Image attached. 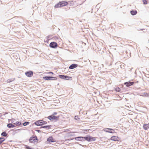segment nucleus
I'll list each match as a JSON object with an SVG mask.
<instances>
[{
  "instance_id": "obj_16",
  "label": "nucleus",
  "mask_w": 149,
  "mask_h": 149,
  "mask_svg": "<svg viewBox=\"0 0 149 149\" xmlns=\"http://www.w3.org/2000/svg\"><path fill=\"white\" fill-rule=\"evenodd\" d=\"M137 13L136 10H132L131 11L130 13L131 14L133 15H136Z\"/></svg>"
},
{
  "instance_id": "obj_28",
  "label": "nucleus",
  "mask_w": 149,
  "mask_h": 149,
  "mask_svg": "<svg viewBox=\"0 0 149 149\" xmlns=\"http://www.w3.org/2000/svg\"><path fill=\"white\" fill-rule=\"evenodd\" d=\"M74 118L76 120H78L79 119V117L78 116H75L74 117Z\"/></svg>"
},
{
  "instance_id": "obj_14",
  "label": "nucleus",
  "mask_w": 149,
  "mask_h": 149,
  "mask_svg": "<svg viewBox=\"0 0 149 149\" xmlns=\"http://www.w3.org/2000/svg\"><path fill=\"white\" fill-rule=\"evenodd\" d=\"M77 65L76 64H73L71 65L69 67V69H73L77 66Z\"/></svg>"
},
{
  "instance_id": "obj_3",
  "label": "nucleus",
  "mask_w": 149,
  "mask_h": 149,
  "mask_svg": "<svg viewBox=\"0 0 149 149\" xmlns=\"http://www.w3.org/2000/svg\"><path fill=\"white\" fill-rule=\"evenodd\" d=\"M47 118L51 121H56L58 120L59 118V116H56L54 115H52L48 116L47 117Z\"/></svg>"
},
{
  "instance_id": "obj_23",
  "label": "nucleus",
  "mask_w": 149,
  "mask_h": 149,
  "mask_svg": "<svg viewBox=\"0 0 149 149\" xmlns=\"http://www.w3.org/2000/svg\"><path fill=\"white\" fill-rule=\"evenodd\" d=\"M89 129L88 130H83V133L86 134L87 133V132H88L89 130Z\"/></svg>"
},
{
  "instance_id": "obj_27",
  "label": "nucleus",
  "mask_w": 149,
  "mask_h": 149,
  "mask_svg": "<svg viewBox=\"0 0 149 149\" xmlns=\"http://www.w3.org/2000/svg\"><path fill=\"white\" fill-rule=\"evenodd\" d=\"M143 2L144 4H147V1L146 0H143Z\"/></svg>"
},
{
  "instance_id": "obj_11",
  "label": "nucleus",
  "mask_w": 149,
  "mask_h": 149,
  "mask_svg": "<svg viewBox=\"0 0 149 149\" xmlns=\"http://www.w3.org/2000/svg\"><path fill=\"white\" fill-rule=\"evenodd\" d=\"M47 141L49 142H54L55 141H54V139L52 136H50L47 139Z\"/></svg>"
},
{
  "instance_id": "obj_30",
  "label": "nucleus",
  "mask_w": 149,
  "mask_h": 149,
  "mask_svg": "<svg viewBox=\"0 0 149 149\" xmlns=\"http://www.w3.org/2000/svg\"><path fill=\"white\" fill-rule=\"evenodd\" d=\"M47 74H54V73L53 72H48L47 73Z\"/></svg>"
},
{
  "instance_id": "obj_17",
  "label": "nucleus",
  "mask_w": 149,
  "mask_h": 149,
  "mask_svg": "<svg viewBox=\"0 0 149 149\" xmlns=\"http://www.w3.org/2000/svg\"><path fill=\"white\" fill-rule=\"evenodd\" d=\"M25 148L26 149H34V148L28 146L27 145H24Z\"/></svg>"
},
{
  "instance_id": "obj_25",
  "label": "nucleus",
  "mask_w": 149,
  "mask_h": 149,
  "mask_svg": "<svg viewBox=\"0 0 149 149\" xmlns=\"http://www.w3.org/2000/svg\"><path fill=\"white\" fill-rule=\"evenodd\" d=\"M1 135L4 136H6L7 134L6 132H4L2 133Z\"/></svg>"
},
{
  "instance_id": "obj_18",
  "label": "nucleus",
  "mask_w": 149,
  "mask_h": 149,
  "mask_svg": "<svg viewBox=\"0 0 149 149\" xmlns=\"http://www.w3.org/2000/svg\"><path fill=\"white\" fill-rule=\"evenodd\" d=\"M51 125H46L44 126H42L41 128H44L45 129H49L51 128Z\"/></svg>"
},
{
  "instance_id": "obj_5",
  "label": "nucleus",
  "mask_w": 149,
  "mask_h": 149,
  "mask_svg": "<svg viewBox=\"0 0 149 149\" xmlns=\"http://www.w3.org/2000/svg\"><path fill=\"white\" fill-rule=\"evenodd\" d=\"M84 138L88 141H95L96 138L90 136H87L86 137H84Z\"/></svg>"
},
{
  "instance_id": "obj_15",
  "label": "nucleus",
  "mask_w": 149,
  "mask_h": 149,
  "mask_svg": "<svg viewBox=\"0 0 149 149\" xmlns=\"http://www.w3.org/2000/svg\"><path fill=\"white\" fill-rule=\"evenodd\" d=\"M83 138L84 137L79 136L75 137V139L77 141H83Z\"/></svg>"
},
{
  "instance_id": "obj_8",
  "label": "nucleus",
  "mask_w": 149,
  "mask_h": 149,
  "mask_svg": "<svg viewBox=\"0 0 149 149\" xmlns=\"http://www.w3.org/2000/svg\"><path fill=\"white\" fill-rule=\"evenodd\" d=\"M105 131L106 132L110 133H115L116 132L113 129L111 128H106L105 129Z\"/></svg>"
},
{
  "instance_id": "obj_24",
  "label": "nucleus",
  "mask_w": 149,
  "mask_h": 149,
  "mask_svg": "<svg viewBox=\"0 0 149 149\" xmlns=\"http://www.w3.org/2000/svg\"><path fill=\"white\" fill-rule=\"evenodd\" d=\"M5 140V139L3 138H0V144Z\"/></svg>"
},
{
  "instance_id": "obj_32",
  "label": "nucleus",
  "mask_w": 149,
  "mask_h": 149,
  "mask_svg": "<svg viewBox=\"0 0 149 149\" xmlns=\"http://www.w3.org/2000/svg\"><path fill=\"white\" fill-rule=\"evenodd\" d=\"M74 139V138L71 139H65V141H68V140H72V139Z\"/></svg>"
},
{
  "instance_id": "obj_33",
  "label": "nucleus",
  "mask_w": 149,
  "mask_h": 149,
  "mask_svg": "<svg viewBox=\"0 0 149 149\" xmlns=\"http://www.w3.org/2000/svg\"><path fill=\"white\" fill-rule=\"evenodd\" d=\"M37 131H39V130H37Z\"/></svg>"
},
{
  "instance_id": "obj_20",
  "label": "nucleus",
  "mask_w": 149,
  "mask_h": 149,
  "mask_svg": "<svg viewBox=\"0 0 149 149\" xmlns=\"http://www.w3.org/2000/svg\"><path fill=\"white\" fill-rule=\"evenodd\" d=\"M7 126L9 128H13L15 127V126L12 124L10 123L7 125Z\"/></svg>"
},
{
  "instance_id": "obj_9",
  "label": "nucleus",
  "mask_w": 149,
  "mask_h": 149,
  "mask_svg": "<svg viewBox=\"0 0 149 149\" xmlns=\"http://www.w3.org/2000/svg\"><path fill=\"white\" fill-rule=\"evenodd\" d=\"M43 79L45 80H48L52 79L54 80H56L57 79L56 77L46 76L43 77Z\"/></svg>"
},
{
  "instance_id": "obj_10",
  "label": "nucleus",
  "mask_w": 149,
  "mask_h": 149,
  "mask_svg": "<svg viewBox=\"0 0 149 149\" xmlns=\"http://www.w3.org/2000/svg\"><path fill=\"white\" fill-rule=\"evenodd\" d=\"M49 46L53 48H56L57 46V45L56 42H52L50 43Z\"/></svg>"
},
{
  "instance_id": "obj_19",
  "label": "nucleus",
  "mask_w": 149,
  "mask_h": 149,
  "mask_svg": "<svg viewBox=\"0 0 149 149\" xmlns=\"http://www.w3.org/2000/svg\"><path fill=\"white\" fill-rule=\"evenodd\" d=\"M72 79V78L71 77H69L66 76L65 79L68 80H71Z\"/></svg>"
},
{
  "instance_id": "obj_13",
  "label": "nucleus",
  "mask_w": 149,
  "mask_h": 149,
  "mask_svg": "<svg viewBox=\"0 0 149 149\" xmlns=\"http://www.w3.org/2000/svg\"><path fill=\"white\" fill-rule=\"evenodd\" d=\"M143 128L145 130H147L149 129V123L148 124H144L143 125Z\"/></svg>"
},
{
  "instance_id": "obj_6",
  "label": "nucleus",
  "mask_w": 149,
  "mask_h": 149,
  "mask_svg": "<svg viewBox=\"0 0 149 149\" xmlns=\"http://www.w3.org/2000/svg\"><path fill=\"white\" fill-rule=\"evenodd\" d=\"M110 140L115 141H120V138L118 136H113L111 137L110 138Z\"/></svg>"
},
{
  "instance_id": "obj_4",
  "label": "nucleus",
  "mask_w": 149,
  "mask_h": 149,
  "mask_svg": "<svg viewBox=\"0 0 149 149\" xmlns=\"http://www.w3.org/2000/svg\"><path fill=\"white\" fill-rule=\"evenodd\" d=\"M34 124L37 126H41L47 124V122L43 120H40L36 121Z\"/></svg>"
},
{
  "instance_id": "obj_7",
  "label": "nucleus",
  "mask_w": 149,
  "mask_h": 149,
  "mask_svg": "<svg viewBox=\"0 0 149 149\" xmlns=\"http://www.w3.org/2000/svg\"><path fill=\"white\" fill-rule=\"evenodd\" d=\"M25 75L28 77H31L33 74V72L31 71L26 72L25 73Z\"/></svg>"
},
{
  "instance_id": "obj_31",
  "label": "nucleus",
  "mask_w": 149,
  "mask_h": 149,
  "mask_svg": "<svg viewBox=\"0 0 149 149\" xmlns=\"http://www.w3.org/2000/svg\"><path fill=\"white\" fill-rule=\"evenodd\" d=\"M57 114V113L56 112H54L53 113V115H54Z\"/></svg>"
},
{
  "instance_id": "obj_12",
  "label": "nucleus",
  "mask_w": 149,
  "mask_h": 149,
  "mask_svg": "<svg viewBox=\"0 0 149 149\" xmlns=\"http://www.w3.org/2000/svg\"><path fill=\"white\" fill-rule=\"evenodd\" d=\"M134 83V82H127L125 83L124 84L126 85L127 87H128L133 85Z\"/></svg>"
},
{
  "instance_id": "obj_2",
  "label": "nucleus",
  "mask_w": 149,
  "mask_h": 149,
  "mask_svg": "<svg viewBox=\"0 0 149 149\" xmlns=\"http://www.w3.org/2000/svg\"><path fill=\"white\" fill-rule=\"evenodd\" d=\"M29 141L31 143H38V139L36 136H32L29 139Z\"/></svg>"
},
{
  "instance_id": "obj_26",
  "label": "nucleus",
  "mask_w": 149,
  "mask_h": 149,
  "mask_svg": "<svg viewBox=\"0 0 149 149\" xmlns=\"http://www.w3.org/2000/svg\"><path fill=\"white\" fill-rule=\"evenodd\" d=\"M116 91L118 92H120V89L119 87L116 88Z\"/></svg>"
},
{
  "instance_id": "obj_1",
  "label": "nucleus",
  "mask_w": 149,
  "mask_h": 149,
  "mask_svg": "<svg viewBox=\"0 0 149 149\" xmlns=\"http://www.w3.org/2000/svg\"><path fill=\"white\" fill-rule=\"evenodd\" d=\"M68 4V2L65 1H62L61 2H60L57 4L54 7L56 8H58L61 7H63L66 6Z\"/></svg>"
},
{
  "instance_id": "obj_29",
  "label": "nucleus",
  "mask_w": 149,
  "mask_h": 149,
  "mask_svg": "<svg viewBox=\"0 0 149 149\" xmlns=\"http://www.w3.org/2000/svg\"><path fill=\"white\" fill-rule=\"evenodd\" d=\"M29 124L28 122H25L23 123V125L24 126H26Z\"/></svg>"
},
{
  "instance_id": "obj_22",
  "label": "nucleus",
  "mask_w": 149,
  "mask_h": 149,
  "mask_svg": "<svg viewBox=\"0 0 149 149\" xmlns=\"http://www.w3.org/2000/svg\"><path fill=\"white\" fill-rule=\"evenodd\" d=\"M14 124L16 126H18L20 125L21 124V123L19 121H17L14 123Z\"/></svg>"
},
{
  "instance_id": "obj_21",
  "label": "nucleus",
  "mask_w": 149,
  "mask_h": 149,
  "mask_svg": "<svg viewBox=\"0 0 149 149\" xmlns=\"http://www.w3.org/2000/svg\"><path fill=\"white\" fill-rule=\"evenodd\" d=\"M59 77L61 79H65L66 76L62 75H59Z\"/></svg>"
}]
</instances>
